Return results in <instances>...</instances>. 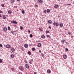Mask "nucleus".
<instances>
[{
  "instance_id": "46",
  "label": "nucleus",
  "mask_w": 74,
  "mask_h": 74,
  "mask_svg": "<svg viewBox=\"0 0 74 74\" xmlns=\"http://www.w3.org/2000/svg\"><path fill=\"white\" fill-rule=\"evenodd\" d=\"M0 13H3V12L0 10Z\"/></svg>"
},
{
  "instance_id": "59",
  "label": "nucleus",
  "mask_w": 74,
  "mask_h": 74,
  "mask_svg": "<svg viewBox=\"0 0 74 74\" xmlns=\"http://www.w3.org/2000/svg\"><path fill=\"white\" fill-rule=\"evenodd\" d=\"M58 1H60V0H57Z\"/></svg>"
},
{
  "instance_id": "62",
  "label": "nucleus",
  "mask_w": 74,
  "mask_h": 74,
  "mask_svg": "<svg viewBox=\"0 0 74 74\" xmlns=\"http://www.w3.org/2000/svg\"><path fill=\"white\" fill-rule=\"evenodd\" d=\"M2 26H4V25H3Z\"/></svg>"
},
{
  "instance_id": "53",
  "label": "nucleus",
  "mask_w": 74,
  "mask_h": 74,
  "mask_svg": "<svg viewBox=\"0 0 74 74\" xmlns=\"http://www.w3.org/2000/svg\"><path fill=\"white\" fill-rule=\"evenodd\" d=\"M34 74H37L36 72H34Z\"/></svg>"
},
{
  "instance_id": "13",
  "label": "nucleus",
  "mask_w": 74,
  "mask_h": 74,
  "mask_svg": "<svg viewBox=\"0 0 74 74\" xmlns=\"http://www.w3.org/2000/svg\"><path fill=\"white\" fill-rule=\"evenodd\" d=\"M7 28L5 27L4 28L3 30L4 32H7Z\"/></svg>"
},
{
  "instance_id": "18",
  "label": "nucleus",
  "mask_w": 74,
  "mask_h": 74,
  "mask_svg": "<svg viewBox=\"0 0 74 74\" xmlns=\"http://www.w3.org/2000/svg\"><path fill=\"white\" fill-rule=\"evenodd\" d=\"M47 11V13H49V12H50V10H49V9H47V10H46Z\"/></svg>"
},
{
  "instance_id": "57",
  "label": "nucleus",
  "mask_w": 74,
  "mask_h": 74,
  "mask_svg": "<svg viewBox=\"0 0 74 74\" xmlns=\"http://www.w3.org/2000/svg\"><path fill=\"white\" fill-rule=\"evenodd\" d=\"M1 15L0 14V17H1Z\"/></svg>"
},
{
  "instance_id": "17",
  "label": "nucleus",
  "mask_w": 74,
  "mask_h": 74,
  "mask_svg": "<svg viewBox=\"0 0 74 74\" xmlns=\"http://www.w3.org/2000/svg\"><path fill=\"white\" fill-rule=\"evenodd\" d=\"M11 51L12 52H14L15 51V49L14 48L12 49Z\"/></svg>"
},
{
  "instance_id": "2",
  "label": "nucleus",
  "mask_w": 74,
  "mask_h": 74,
  "mask_svg": "<svg viewBox=\"0 0 74 74\" xmlns=\"http://www.w3.org/2000/svg\"><path fill=\"white\" fill-rule=\"evenodd\" d=\"M11 22L12 23H13L14 24H17V22H16V21H11Z\"/></svg>"
},
{
  "instance_id": "33",
  "label": "nucleus",
  "mask_w": 74,
  "mask_h": 74,
  "mask_svg": "<svg viewBox=\"0 0 74 74\" xmlns=\"http://www.w3.org/2000/svg\"><path fill=\"white\" fill-rule=\"evenodd\" d=\"M29 64H32V62L30 61L29 60Z\"/></svg>"
},
{
  "instance_id": "44",
  "label": "nucleus",
  "mask_w": 74,
  "mask_h": 74,
  "mask_svg": "<svg viewBox=\"0 0 74 74\" xmlns=\"http://www.w3.org/2000/svg\"><path fill=\"white\" fill-rule=\"evenodd\" d=\"M35 7H38V5H36Z\"/></svg>"
},
{
  "instance_id": "45",
  "label": "nucleus",
  "mask_w": 74,
  "mask_h": 74,
  "mask_svg": "<svg viewBox=\"0 0 74 74\" xmlns=\"http://www.w3.org/2000/svg\"><path fill=\"white\" fill-rule=\"evenodd\" d=\"M49 29H51V27L50 26H49Z\"/></svg>"
},
{
  "instance_id": "27",
  "label": "nucleus",
  "mask_w": 74,
  "mask_h": 74,
  "mask_svg": "<svg viewBox=\"0 0 74 74\" xmlns=\"http://www.w3.org/2000/svg\"><path fill=\"white\" fill-rule=\"evenodd\" d=\"M29 37L31 38H32L33 37V35H32V34H30V36H29Z\"/></svg>"
},
{
  "instance_id": "47",
  "label": "nucleus",
  "mask_w": 74,
  "mask_h": 74,
  "mask_svg": "<svg viewBox=\"0 0 74 74\" xmlns=\"http://www.w3.org/2000/svg\"><path fill=\"white\" fill-rule=\"evenodd\" d=\"M47 37H49V35H47L46 36Z\"/></svg>"
},
{
  "instance_id": "5",
  "label": "nucleus",
  "mask_w": 74,
  "mask_h": 74,
  "mask_svg": "<svg viewBox=\"0 0 74 74\" xmlns=\"http://www.w3.org/2000/svg\"><path fill=\"white\" fill-rule=\"evenodd\" d=\"M24 47L25 48H28V44H25L24 45Z\"/></svg>"
},
{
  "instance_id": "23",
  "label": "nucleus",
  "mask_w": 74,
  "mask_h": 74,
  "mask_svg": "<svg viewBox=\"0 0 74 74\" xmlns=\"http://www.w3.org/2000/svg\"><path fill=\"white\" fill-rule=\"evenodd\" d=\"M32 50L33 51H35L36 50V48H32Z\"/></svg>"
},
{
  "instance_id": "8",
  "label": "nucleus",
  "mask_w": 74,
  "mask_h": 74,
  "mask_svg": "<svg viewBox=\"0 0 74 74\" xmlns=\"http://www.w3.org/2000/svg\"><path fill=\"white\" fill-rule=\"evenodd\" d=\"M25 67L27 69H29V65L27 64H26L25 65Z\"/></svg>"
},
{
  "instance_id": "42",
  "label": "nucleus",
  "mask_w": 74,
  "mask_h": 74,
  "mask_svg": "<svg viewBox=\"0 0 74 74\" xmlns=\"http://www.w3.org/2000/svg\"><path fill=\"white\" fill-rule=\"evenodd\" d=\"M14 8H17V6H14Z\"/></svg>"
},
{
  "instance_id": "20",
  "label": "nucleus",
  "mask_w": 74,
  "mask_h": 74,
  "mask_svg": "<svg viewBox=\"0 0 74 74\" xmlns=\"http://www.w3.org/2000/svg\"><path fill=\"white\" fill-rule=\"evenodd\" d=\"M27 53L28 54V55H30L31 54H32V53L30 51H28L27 52Z\"/></svg>"
},
{
  "instance_id": "32",
  "label": "nucleus",
  "mask_w": 74,
  "mask_h": 74,
  "mask_svg": "<svg viewBox=\"0 0 74 74\" xmlns=\"http://www.w3.org/2000/svg\"><path fill=\"white\" fill-rule=\"evenodd\" d=\"M1 6H2V7H4L5 6H4V4H3L2 5H1Z\"/></svg>"
},
{
  "instance_id": "63",
  "label": "nucleus",
  "mask_w": 74,
  "mask_h": 74,
  "mask_svg": "<svg viewBox=\"0 0 74 74\" xmlns=\"http://www.w3.org/2000/svg\"><path fill=\"white\" fill-rule=\"evenodd\" d=\"M73 4H74V2L73 3Z\"/></svg>"
},
{
  "instance_id": "19",
  "label": "nucleus",
  "mask_w": 74,
  "mask_h": 74,
  "mask_svg": "<svg viewBox=\"0 0 74 74\" xmlns=\"http://www.w3.org/2000/svg\"><path fill=\"white\" fill-rule=\"evenodd\" d=\"M3 19H5V18H6V15H3Z\"/></svg>"
},
{
  "instance_id": "15",
  "label": "nucleus",
  "mask_w": 74,
  "mask_h": 74,
  "mask_svg": "<svg viewBox=\"0 0 74 74\" xmlns=\"http://www.w3.org/2000/svg\"><path fill=\"white\" fill-rule=\"evenodd\" d=\"M41 46V43H38V47H40Z\"/></svg>"
},
{
  "instance_id": "43",
  "label": "nucleus",
  "mask_w": 74,
  "mask_h": 74,
  "mask_svg": "<svg viewBox=\"0 0 74 74\" xmlns=\"http://www.w3.org/2000/svg\"><path fill=\"white\" fill-rule=\"evenodd\" d=\"M25 63H27V61L25 60Z\"/></svg>"
},
{
  "instance_id": "26",
  "label": "nucleus",
  "mask_w": 74,
  "mask_h": 74,
  "mask_svg": "<svg viewBox=\"0 0 74 74\" xmlns=\"http://www.w3.org/2000/svg\"><path fill=\"white\" fill-rule=\"evenodd\" d=\"M62 42H63V43H64V42H65V40H62Z\"/></svg>"
},
{
  "instance_id": "56",
  "label": "nucleus",
  "mask_w": 74,
  "mask_h": 74,
  "mask_svg": "<svg viewBox=\"0 0 74 74\" xmlns=\"http://www.w3.org/2000/svg\"><path fill=\"white\" fill-rule=\"evenodd\" d=\"M21 49H22V51H23V49H22V47H21Z\"/></svg>"
},
{
  "instance_id": "49",
  "label": "nucleus",
  "mask_w": 74,
  "mask_h": 74,
  "mask_svg": "<svg viewBox=\"0 0 74 74\" xmlns=\"http://www.w3.org/2000/svg\"><path fill=\"white\" fill-rule=\"evenodd\" d=\"M68 34H69L70 35V34H71V33L69 32Z\"/></svg>"
},
{
  "instance_id": "55",
  "label": "nucleus",
  "mask_w": 74,
  "mask_h": 74,
  "mask_svg": "<svg viewBox=\"0 0 74 74\" xmlns=\"http://www.w3.org/2000/svg\"><path fill=\"white\" fill-rule=\"evenodd\" d=\"M13 32L14 33H15V32H16V31H13Z\"/></svg>"
},
{
  "instance_id": "51",
  "label": "nucleus",
  "mask_w": 74,
  "mask_h": 74,
  "mask_svg": "<svg viewBox=\"0 0 74 74\" xmlns=\"http://www.w3.org/2000/svg\"><path fill=\"white\" fill-rule=\"evenodd\" d=\"M39 52H40V53H41V51H39Z\"/></svg>"
},
{
  "instance_id": "58",
  "label": "nucleus",
  "mask_w": 74,
  "mask_h": 74,
  "mask_svg": "<svg viewBox=\"0 0 74 74\" xmlns=\"http://www.w3.org/2000/svg\"><path fill=\"white\" fill-rule=\"evenodd\" d=\"M29 47H31V45H29Z\"/></svg>"
},
{
  "instance_id": "22",
  "label": "nucleus",
  "mask_w": 74,
  "mask_h": 74,
  "mask_svg": "<svg viewBox=\"0 0 74 74\" xmlns=\"http://www.w3.org/2000/svg\"><path fill=\"white\" fill-rule=\"evenodd\" d=\"M43 13H44V14H47V10H44L43 11Z\"/></svg>"
},
{
  "instance_id": "14",
  "label": "nucleus",
  "mask_w": 74,
  "mask_h": 74,
  "mask_svg": "<svg viewBox=\"0 0 74 74\" xmlns=\"http://www.w3.org/2000/svg\"><path fill=\"white\" fill-rule=\"evenodd\" d=\"M54 7L55 8H57L58 7V5H54Z\"/></svg>"
},
{
  "instance_id": "52",
  "label": "nucleus",
  "mask_w": 74,
  "mask_h": 74,
  "mask_svg": "<svg viewBox=\"0 0 74 74\" xmlns=\"http://www.w3.org/2000/svg\"><path fill=\"white\" fill-rule=\"evenodd\" d=\"M60 16L59 15L58 16V18H60Z\"/></svg>"
},
{
  "instance_id": "30",
  "label": "nucleus",
  "mask_w": 74,
  "mask_h": 74,
  "mask_svg": "<svg viewBox=\"0 0 74 74\" xmlns=\"http://www.w3.org/2000/svg\"><path fill=\"white\" fill-rule=\"evenodd\" d=\"M22 13L23 14H25V11L24 10H23L22 11Z\"/></svg>"
},
{
  "instance_id": "54",
  "label": "nucleus",
  "mask_w": 74,
  "mask_h": 74,
  "mask_svg": "<svg viewBox=\"0 0 74 74\" xmlns=\"http://www.w3.org/2000/svg\"><path fill=\"white\" fill-rule=\"evenodd\" d=\"M17 1H19L21 0H16Z\"/></svg>"
},
{
  "instance_id": "31",
  "label": "nucleus",
  "mask_w": 74,
  "mask_h": 74,
  "mask_svg": "<svg viewBox=\"0 0 74 74\" xmlns=\"http://www.w3.org/2000/svg\"><path fill=\"white\" fill-rule=\"evenodd\" d=\"M10 27L9 26H8V30H10Z\"/></svg>"
},
{
  "instance_id": "16",
  "label": "nucleus",
  "mask_w": 74,
  "mask_h": 74,
  "mask_svg": "<svg viewBox=\"0 0 74 74\" xmlns=\"http://www.w3.org/2000/svg\"><path fill=\"white\" fill-rule=\"evenodd\" d=\"M8 14H11V13H12V11L10 10H9L8 11Z\"/></svg>"
},
{
  "instance_id": "40",
  "label": "nucleus",
  "mask_w": 74,
  "mask_h": 74,
  "mask_svg": "<svg viewBox=\"0 0 74 74\" xmlns=\"http://www.w3.org/2000/svg\"><path fill=\"white\" fill-rule=\"evenodd\" d=\"M2 62V60L1 59H0V63H1Z\"/></svg>"
},
{
  "instance_id": "3",
  "label": "nucleus",
  "mask_w": 74,
  "mask_h": 74,
  "mask_svg": "<svg viewBox=\"0 0 74 74\" xmlns=\"http://www.w3.org/2000/svg\"><path fill=\"white\" fill-rule=\"evenodd\" d=\"M19 70H21V71H23V67H22V66H19Z\"/></svg>"
},
{
  "instance_id": "28",
  "label": "nucleus",
  "mask_w": 74,
  "mask_h": 74,
  "mask_svg": "<svg viewBox=\"0 0 74 74\" xmlns=\"http://www.w3.org/2000/svg\"><path fill=\"white\" fill-rule=\"evenodd\" d=\"M20 30H23V27H22L21 26H20Z\"/></svg>"
},
{
  "instance_id": "6",
  "label": "nucleus",
  "mask_w": 74,
  "mask_h": 74,
  "mask_svg": "<svg viewBox=\"0 0 74 74\" xmlns=\"http://www.w3.org/2000/svg\"><path fill=\"white\" fill-rule=\"evenodd\" d=\"M5 47L7 48H10V45H7L5 46Z\"/></svg>"
},
{
  "instance_id": "50",
  "label": "nucleus",
  "mask_w": 74,
  "mask_h": 74,
  "mask_svg": "<svg viewBox=\"0 0 74 74\" xmlns=\"http://www.w3.org/2000/svg\"><path fill=\"white\" fill-rule=\"evenodd\" d=\"M19 74H22L21 72H19Z\"/></svg>"
},
{
  "instance_id": "36",
  "label": "nucleus",
  "mask_w": 74,
  "mask_h": 74,
  "mask_svg": "<svg viewBox=\"0 0 74 74\" xmlns=\"http://www.w3.org/2000/svg\"><path fill=\"white\" fill-rule=\"evenodd\" d=\"M11 33L12 34H14V31H11Z\"/></svg>"
},
{
  "instance_id": "41",
  "label": "nucleus",
  "mask_w": 74,
  "mask_h": 74,
  "mask_svg": "<svg viewBox=\"0 0 74 74\" xmlns=\"http://www.w3.org/2000/svg\"><path fill=\"white\" fill-rule=\"evenodd\" d=\"M41 55H42V56H44V54L42 53L41 54Z\"/></svg>"
},
{
  "instance_id": "39",
  "label": "nucleus",
  "mask_w": 74,
  "mask_h": 74,
  "mask_svg": "<svg viewBox=\"0 0 74 74\" xmlns=\"http://www.w3.org/2000/svg\"><path fill=\"white\" fill-rule=\"evenodd\" d=\"M11 70L12 71H14V68H11Z\"/></svg>"
},
{
  "instance_id": "38",
  "label": "nucleus",
  "mask_w": 74,
  "mask_h": 74,
  "mask_svg": "<svg viewBox=\"0 0 74 74\" xmlns=\"http://www.w3.org/2000/svg\"><path fill=\"white\" fill-rule=\"evenodd\" d=\"M30 61L31 62H33V59H31Z\"/></svg>"
},
{
  "instance_id": "11",
  "label": "nucleus",
  "mask_w": 74,
  "mask_h": 74,
  "mask_svg": "<svg viewBox=\"0 0 74 74\" xmlns=\"http://www.w3.org/2000/svg\"><path fill=\"white\" fill-rule=\"evenodd\" d=\"M64 58V59H67V55H64L63 56Z\"/></svg>"
},
{
  "instance_id": "21",
  "label": "nucleus",
  "mask_w": 74,
  "mask_h": 74,
  "mask_svg": "<svg viewBox=\"0 0 74 74\" xmlns=\"http://www.w3.org/2000/svg\"><path fill=\"white\" fill-rule=\"evenodd\" d=\"M60 27H62L63 26V23H60Z\"/></svg>"
},
{
  "instance_id": "60",
  "label": "nucleus",
  "mask_w": 74,
  "mask_h": 74,
  "mask_svg": "<svg viewBox=\"0 0 74 74\" xmlns=\"http://www.w3.org/2000/svg\"><path fill=\"white\" fill-rule=\"evenodd\" d=\"M38 42H40V40H38Z\"/></svg>"
},
{
  "instance_id": "10",
  "label": "nucleus",
  "mask_w": 74,
  "mask_h": 74,
  "mask_svg": "<svg viewBox=\"0 0 74 74\" xmlns=\"http://www.w3.org/2000/svg\"><path fill=\"white\" fill-rule=\"evenodd\" d=\"M48 23L49 24H51L52 23V21L51 20H49L48 21Z\"/></svg>"
},
{
  "instance_id": "25",
  "label": "nucleus",
  "mask_w": 74,
  "mask_h": 74,
  "mask_svg": "<svg viewBox=\"0 0 74 74\" xmlns=\"http://www.w3.org/2000/svg\"><path fill=\"white\" fill-rule=\"evenodd\" d=\"M45 36L44 35H42L41 36V38H45Z\"/></svg>"
},
{
  "instance_id": "29",
  "label": "nucleus",
  "mask_w": 74,
  "mask_h": 74,
  "mask_svg": "<svg viewBox=\"0 0 74 74\" xmlns=\"http://www.w3.org/2000/svg\"><path fill=\"white\" fill-rule=\"evenodd\" d=\"M49 33V31H46V34H47L48 33Z\"/></svg>"
},
{
  "instance_id": "35",
  "label": "nucleus",
  "mask_w": 74,
  "mask_h": 74,
  "mask_svg": "<svg viewBox=\"0 0 74 74\" xmlns=\"http://www.w3.org/2000/svg\"><path fill=\"white\" fill-rule=\"evenodd\" d=\"M0 47H3V45H2V44H0Z\"/></svg>"
},
{
  "instance_id": "34",
  "label": "nucleus",
  "mask_w": 74,
  "mask_h": 74,
  "mask_svg": "<svg viewBox=\"0 0 74 74\" xmlns=\"http://www.w3.org/2000/svg\"><path fill=\"white\" fill-rule=\"evenodd\" d=\"M65 51H69V49H68L67 48H66L65 49Z\"/></svg>"
},
{
  "instance_id": "24",
  "label": "nucleus",
  "mask_w": 74,
  "mask_h": 74,
  "mask_svg": "<svg viewBox=\"0 0 74 74\" xmlns=\"http://www.w3.org/2000/svg\"><path fill=\"white\" fill-rule=\"evenodd\" d=\"M14 1H15V0H11V3H13L14 2Z\"/></svg>"
},
{
  "instance_id": "61",
  "label": "nucleus",
  "mask_w": 74,
  "mask_h": 74,
  "mask_svg": "<svg viewBox=\"0 0 74 74\" xmlns=\"http://www.w3.org/2000/svg\"><path fill=\"white\" fill-rule=\"evenodd\" d=\"M6 16H8V15H6Z\"/></svg>"
},
{
  "instance_id": "48",
  "label": "nucleus",
  "mask_w": 74,
  "mask_h": 74,
  "mask_svg": "<svg viewBox=\"0 0 74 74\" xmlns=\"http://www.w3.org/2000/svg\"><path fill=\"white\" fill-rule=\"evenodd\" d=\"M28 32L29 33H30V31L29 30H28Z\"/></svg>"
},
{
  "instance_id": "9",
  "label": "nucleus",
  "mask_w": 74,
  "mask_h": 74,
  "mask_svg": "<svg viewBox=\"0 0 74 74\" xmlns=\"http://www.w3.org/2000/svg\"><path fill=\"white\" fill-rule=\"evenodd\" d=\"M47 73L49 74H50V73H51V71L49 69H48L47 71Z\"/></svg>"
},
{
  "instance_id": "4",
  "label": "nucleus",
  "mask_w": 74,
  "mask_h": 74,
  "mask_svg": "<svg viewBox=\"0 0 74 74\" xmlns=\"http://www.w3.org/2000/svg\"><path fill=\"white\" fill-rule=\"evenodd\" d=\"M39 30H40V31H41V32H42V31H43V28H42V27H39Z\"/></svg>"
},
{
  "instance_id": "12",
  "label": "nucleus",
  "mask_w": 74,
  "mask_h": 74,
  "mask_svg": "<svg viewBox=\"0 0 74 74\" xmlns=\"http://www.w3.org/2000/svg\"><path fill=\"white\" fill-rule=\"evenodd\" d=\"M10 56L12 58H14V57H15V55L14 54H12L11 56Z\"/></svg>"
},
{
  "instance_id": "7",
  "label": "nucleus",
  "mask_w": 74,
  "mask_h": 74,
  "mask_svg": "<svg viewBox=\"0 0 74 74\" xmlns=\"http://www.w3.org/2000/svg\"><path fill=\"white\" fill-rule=\"evenodd\" d=\"M42 0H38L37 1V3H38V4H40V3H42Z\"/></svg>"
},
{
  "instance_id": "1",
  "label": "nucleus",
  "mask_w": 74,
  "mask_h": 74,
  "mask_svg": "<svg viewBox=\"0 0 74 74\" xmlns=\"http://www.w3.org/2000/svg\"><path fill=\"white\" fill-rule=\"evenodd\" d=\"M53 25L56 27H58V26H59V23H56L54 22L53 23Z\"/></svg>"
},
{
  "instance_id": "37",
  "label": "nucleus",
  "mask_w": 74,
  "mask_h": 74,
  "mask_svg": "<svg viewBox=\"0 0 74 74\" xmlns=\"http://www.w3.org/2000/svg\"><path fill=\"white\" fill-rule=\"evenodd\" d=\"M71 3H70V4H67V5H71Z\"/></svg>"
}]
</instances>
